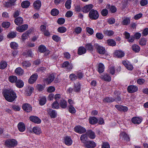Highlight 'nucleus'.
<instances>
[{
  "label": "nucleus",
  "instance_id": "nucleus-25",
  "mask_svg": "<svg viewBox=\"0 0 148 148\" xmlns=\"http://www.w3.org/2000/svg\"><path fill=\"white\" fill-rule=\"evenodd\" d=\"M64 142L65 144L68 146L71 145L73 143L72 139L69 137H66L64 138Z\"/></svg>",
  "mask_w": 148,
  "mask_h": 148
},
{
  "label": "nucleus",
  "instance_id": "nucleus-28",
  "mask_svg": "<svg viewBox=\"0 0 148 148\" xmlns=\"http://www.w3.org/2000/svg\"><path fill=\"white\" fill-rule=\"evenodd\" d=\"M132 49L135 53L138 52L140 50V47L138 45L136 44L132 45Z\"/></svg>",
  "mask_w": 148,
  "mask_h": 148
},
{
  "label": "nucleus",
  "instance_id": "nucleus-61",
  "mask_svg": "<svg viewBox=\"0 0 148 148\" xmlns=\"http://www.w3.org/2000/svg\"><path fill=\"white\" fill-rule=\"evenodd\" d=\"M53 39L56 42H58L60 40L61 38L60 37L56 35H53L52 37Z\"/></svg>",
  "mask_w": 148,
  "mask_h": 148
},
{
  "label": "nucleus",
  "instance_id": "nucleus-12",
  "mask_svg": "<svg viewBox=\"0 0 148 148\" xmlns=\"http://www.w3.org/2000/svg\"><path fill=\"white\" fill-rule=\"evenodd\" d=\"M93 5L92 4L86 5L83 8V12L85 13L88 12L92 8Z\"/></svg>",
  "mask_w": 148,
  "mask_h": 148
},
{
  "label": "nucleus",
  "instance_id": "nucleus-57",
  "mask_svg": "<svg viewBox=\"0 0 148 148\" xmlns=\"http://www.w3.org/2000/svg\"><path fill=\"white\" fill-rule=\"evenodd\" d=\"M69 78L71 80L74 81L76 80L77 78V77L75 74L72 73L70 75Z\"/></svg>",
  "mask_w": 148,
  "mask_h": 148
},
{
  "label": "nucleus",
  "instance_id": "nucleus-48",
  "mask_svg": "<svg viewBox=\"0 0 148 148\" xmlns=\"http://www.w3.org/2000/svg\"><path fill=\"white\" fill-rule=\"evenodd\" d=\"M46 48L45 46L42 45H40L38 47V50L41 53H43L46 51Z\"/></svg>",
  "mask_w": 148,
  "mask_h": 148
},
{
  "label": "nucleus",
  "instance_id": "nucleus-62",
  "mask_svg": "<svg viewBox=\"0 0 148 148\" xmlns=\"http://www.w3.org/2000/svg\"><path fill=\"white\" fill-rule=\"evenodd\" d=\"M110 148V145L108 142H103L101 145V148Z\"/></svg>",
  "mask_w": 148,
  "mask_h": 148
},
{
  "label": "nucleus",
  "instance_id": "nucleus-23",
  "mask_svg": "<svg viewBox=\"0 0 148 148\" xmlns=\"http://www.w3.org/2000/svg\"><path fill=\"white\" fill-rule=\"evenodd\" d=\"M88 139V136L87 134H83L81 135L80 137V140H81L82 143H83L84 144L86 143Z\"/></svg>",
  "mask_w": 148,
  "mask_h": 148
},
{
  "label": "nucleus",
  "instance_id": "nucleus-44",
  "mask_svg": "<svg viewBox=\"0 0 148 148\" xmlns=\"http://www.w3.org/2000/svg\"><path fill=\"white\" fill-rule=\"evenodd\" d=\"M104 66L102 63H100L98 66V71L100 73H102L104 71Z\"/></svg>",
  "mask_w": 148,
  "mask_h": 148
},
{
  "label": "nucleus",
  "instance_id": "nucleus-22",
  "mask_svg": "<svg viewBox=\"0 0 148 148\" xmlns=\"http://www.w3.org/2000/svg\"><path fill=\"white\" fill-rule=\"evenodd\" d=\"M48 113L51 118H54L57 116V113L55 110L49 109L48 111Z\"/></svg>",
  "mask_w": 148,
  "mask_h": 148
},
{
  "label": "nucleus",
  "instance_id": "nucleus-5",
  "mask_svg": "<svg viewBox=\"0 0 148 148\" xmlns=\"http://www.w3.org/2000/svg\"><path fill=\"white\" fill-rule=\"evenodd\" d=\"M55 78L54 75L53 74H51L49 75L48 77L45 79L44 81L47 84H50L53 81Z\"/></svg>",
  "mask_w": 148,
  "mask_h": 148
},
{
  "label": "nucleus",
  "instance_id": "nucleus-9",
  "mask_svg": "<svg viewBox=\"0 0 148 148\" xmlns=\"http://www.w3.org/2000/svg\"><path fill=\"white\" fill-rule=\"evenodd\" d=\"M28 27V26L27 24L23 25L17 27L16 30L19 32H22L27 30Z\"/></svg>",
  "mask_w": 148,
  "mask_h": 148
},
{
  "label": "nucleus",
  "instance_id": "nucleus-58",
  "mask_svg": "<svg viewBox=\"0 0 148 148\" xmlns=\"http://www.w3.org/2000/svg\"><path fill=\"white\" fill-rule=\"evenodd\" d=\"M66 30V28L64 27H59L58 29V31L61 33H64L65 32Z\"/></svg>",
  "mask_w": 148,
  "mask_h": 148
},
{
  "label": "nucleus",
  "instance_id": "nucleus-46",
  "mask_svg": "<svg viewBox=\"0 0 148 148\" xmlns=\"http://www.w3.org/2000/svg\"><path fill=\"white\" fill-rule=\"evenodd\" d=\"M51 107L52 108L58 109L59 108V105L58 102L56 101L52 104Z\"/></svg>",
  "mask_w": 148,
  "mask_h": 148
},
{
  "label": "nucleus",
  "instance_id": "nucleus-20",
  "mask_svg": "<svg viewBox=\"0 0 148 148\" xmlns=\"http://www.w3.org/2000/svg\"><path fill=\"white\" fill-rule=\"evenodd\" d=\"M33 5L35 9H39L41 5V2L40 0H37L34 3Z\"/></svg>",
  "mask_w": 148,
  "mask_h": 148
},
{
  "label": "nucleus",
  "instance_id": "nucleus-42",
  "mask_svg": "<svg viewBox=\"0 0 148 148\" xmlns=\"http://www.w3.org/2000/svg\"><path fill=\"white\" fill-rule=\"evenodd\" d=\"M59 13V11L57 9H53L51 11V14L53 16H56Z\"/></svg>",
  "mask_w": 148,
  "mask_h": 148
},
{
  "label": "nucleus",
  "instance_id": "nucleus-30",
  "mask_svg": "<svg viewBox=\"0 0 148 148\" xmlns=\"http://www.w3.org/2000/svg\"><path fill=\"white\" fill-rule=\"evenodd\" d=\"M23 20L22 18L19 17L16 18L14 20L15 24L18 25H20L23 23Z\"/></svg>",
  "mask_w": 148,
  "mask_h": 148
},
{
  "label": "nucleus",
  "instance_id": "nucleus-53",
  "mask_svg": "<svg viewBox=\"0 0 148 148\" xmlns=\"http://www.w3.org/2000/svg\"><path fill=\"white\" fill-rule=\"evenodd\" d=\"M22 65L23 67L26 68L30 66L31 64L29 61H25L22 62Z\"/></svg>",
  "mask_w": 148,
  "mask_h": 148
},
{
  "label": "nucleus",
  "instance_id": "nucleus-41",
  "mask_svg": "<svg viewBox=\"0 0 148 148\" xmlns=\"http://www.w3.org/2000/svg\"><path fill=\"white\" fill-rule=\"evenodd\" d=\"M87 135L91 139H93L95 137V135L94 132L91 130H89L87 132Z\"/></svg>",
  "mask_w": 148,
  "mask_h": 148
},
{
  "label": "nucleus",
  "instance_id": "nucleus-43",
  "mask_svg": "<svg viewBox=\"0 0 148 148\" xmlns=\"http://www.w3.org/2000/svg\"><path fill=\"white\" fill-rule=\"evenodd\" d=\"M107 43L110 46H115L116 42L114 40L112 39H108L107 41Z\"/></svg>",
  "mask_w": 148,
  "mask_h": 148
},
{
  "label": "nucleus",
  "instance_id": "nucleus-54",
  "mask_svg": "<svg viewBox=\"0 0 148 148\" xmlns=\"http://www.w3.org/2000/svg\"><path fill=\"white\" fill-rule=\"evenodd\" d=\"M34 88L33 87H28L27 89V95L28 96H30L33 91Z\"/></svg>",
  "mask_w": 148,
  "mask_h": 148
},
{
  "label": "nucleus",
  "instance_id": "nucleus-33",
  "mask_svg": "<svg viewBox=\"0 0 148 148\" xmlns=\"http://www.w3.org/2000/svg\"><path fill=\"white\" fill-rule=\"evenodd\" d=\"M15 73L17 75H22L23 73V71L21 68H17L15 71Z\"/></svg>",
  "mask_w": 148,
  "mask_h": 148
},
{
  "label": "nucleus",
  "instance_id": "nucleus-24",
  "mask_svg": "<svg viewBox=\"0 0 148 148\" xmlns=\"http://www.w3.org/2000/svg\"><path fill=\"white\" fill-rule=\"evenodd\" d=\"M100 78L106 81L110 82L111 80L110 76L107 74L102 75L100 76Z\"/></svg>",
  "mask_w": 148,
  "mask_h": 148
},
{
  "label": "nucleus",
  "instance_id": "nucleus-10",
  "mask_svg": "<svg viewBox=\"0 0 148 148\" xmlns=\"http://www.w3.org/2000/svg\"><path fill=\"white\" fill-rule=\"evenodd\" d=\"M22 108L26 112H30L32 110V106L28 103H24L22 106Z\"/></svg>",
  "mask_w": 148,
  "mask_h": 148
},
{
  "label": "nucleus",
  "instance_id": "nucleus-21",
  "mask_svg": "<svg viewBox=\"0 0 148 148\" xmlns=\"http://www.w3.org/2000/svg\"><path fill=\"white\" fill-rule=\"evenodd\" d=\"M132 121L134 124H138L141 122L142 119L139 117H135L132 118Z\"/></svg>",
  "mask_w": 148,
  "mask_h": 148
},
{
  "label": "nucleus",
  "instance_id": "nucleus-45",
  "mask_svg": "<svg viewBox=\"0 0 148 148\" xmlns=\"http://www.w3.org/2000/svg\"><path fill=\"white\" fill-rule=\"evenodd\" d=\"M80 84L78 82L75 84L74 90L75 92H77L80 90Z\"/></svg>",
  "mask_w": 148,
  "mask_h": 148
},
{
  "label": "nucleus",
  "instance_id": "nucleus-6",
  "mask_svg": "<svg viewBox=\"0 0 148 148\" xmlns=\"http://www.w3.org/2000/svg\"><path fill=\"white\" fill-rule=\"evenodd\" d=\"M127 90L129 92L132 93L136 92L138 90V88L136 86L131 85L128 86Z\"/></svg>",
  "mask_w": 148,
  "mask_h": 148
},
{
  "label": "nucleus",
  "instance_id": "nucleus-56",
  "mask_svg": "<svg viewBox=\"0 0 148 148\" xmlns=\"http://www.w3.org/2000/svg\"><path fill=\"white\" fill-rule=\"evenodd\" d=\"M11 47L13 49H16L18 47V45L15 42H12L10 44Z\"/></svg>",
  "mask_w": 148,
  "mask_h": 148
},
{
  "label": "nucleus",
  "instance_id": "nucleus-8",
  "mask_svg": "<svg viewBox=\"0 0 148 148\" xmlns=\"http://www.w3.org/2000/svg\"><path fill=\"white\" fill-rule=\"evenodd\" d=\"M84 145L86 148H94L96 146V144L94 141L89 140L87 141Z\"/></svg>",
  "mask_w": 148,
  "mask_h": 148
},
{
  "label": "nucleus",
  "instance_id": "nucleus-38",
  "mask_svg": "<svg viewBox=\"0 0 148 148\" xmlns=\"http://www.w3.org/2000/svg\"><path fill=\"white\" fill-rule=\"evenodd\" d=\"M16 85L18 88H21L23 86L24 83L22 80H18L16 82Z\"/></svg>",
  "mask_w": 148,
  "mask_h": 148
},
{
  "label": "nucleus",
  "instance_id": "nucleus-64",
  "mask_svg": "<svg viewBox=\"0 0 148 148\" xmlns=\"http://www.w3.org/2000/svg\"><path fill=\"white\" fill-rule=\"evenodd\" d=\"M101 13V15L103 16H106L107 15L108 13V11L106 9H104L102 10Z\"/></svg>",
  "mask_w": 148,
  "mask_h": 148
},
{
  "label": "nucleus",
  "instance_id": "nucleus-14",
  "mask_svg": "<svg viewBox=\"0 0 148 148\" xmlns=\"http://www.w3.org/2000/svg\"><path fill=\"white\" fill-rule=\"evenodd\" d=\"M37 77L38 75L37 74L35 73L32 75L29 79V82L31 84H33L36 81Z\"/></svg>",
  "mask_w": 148,
  "mask_h": 148
},
{
  "label": "nucleus",
  "instance_id": "nucleus-60",
  "mask_svg": "<svg viewBox=\"0 0 148 148\" xmlns=\"http://www.w3.org/2000/svg\"><path fill=\"white\" fill-rule=\"evenodd\" d=\"M87 32L90 35H92L93 34L94 31L92 29L88 27H87L86 28Z\"/></svg>",
  "mask_w": 148,
  "mask_h": 148
},
{
  "label": "nucleus",
  "instance_id": "nucleus-34",
  "mask_svg": "<svg viewBox=\"0 0 148 148\" xmlns=\"http://www.w3.org/2000/svg\"><path fill=\"white\" fill-rule=\"evenodd\" d=\"M115 99L112 97H107L103 100L104 102L107 103H110L114 101Z\"/></svg>",
  "mask_w": 148,
  "mask_h": 148
},
{
  "label": "nucleus",
  "instance_id": "nucleus-26",
  "mask_svg": "<svg viewBox=\"0 0 148 148\" xmlns=\"http://www.w3.org/2000/svg\"><path fill=\"white\" fill-rule=\"evenodd\" d=\"M32 131L34 134L37 135H39L42 133L40 128L36 126L33 127Z\"/></svg>",
  "mask_w": 148,
  "mask_h": 148
},
{
  "label": "nucleus",
  "instance_id": "nucleus-16",
  "mask_svg": "<svg viewBox=\"0 0 148 148\" xmlns=\"http://www.w3.org/2000/svg\"><path fill=\"white\" fill-rule=\"evenodd\" d=\"M62 67L63 68H66L67 69L71 70L73 68V66L68 61L64 62L62 65Z\"/></svg>",
  "mask_w": 148,
  "mask_h": 148
},
{
  "label": "nucleus",
  "instance_id": "nucleus-47",
  "mask_svg": "<svg viewBox=\"0 0 148 148\" xmlns=\"http://www.w3.org/2000/svg\"><path fill=\"white\" fill-rule=\"evenodd\" d=\"M16 32H9L7 35V37L8 38H13L16 36Z\"/></svg>",
  "mask_w": 148,
  "mask_h": 148
},
{
  "label": "nucleus",
  "instance_id": "nucleus-3",
  "mask_svg": "<svg viewBox=\"0 0 148 148\" xmlns=\"http://www.w3.org/2000/svg\"><path fill=\"white\" fill-rule=\"evenodd\" d=\"M89 16L92 20H96L99 17V14L98 12L94 10H92L89 12Z\"/></svg>",
  "mask_w": 148,
  "mask_h": 148
},
{
  "label": "nucleus",
  "instance_id": "nucleus-51",
  "mask_svg": "<svg viewBox=\"0 0 148 148\" xmlns=\"http://www.w3.org/2000/svg\"><path fill=\"white\" fill-rule=\"evenodd\" d=\"M85 48L88 50L92 51L93 50V47L91 43H88L85 45Z\"/></svg>",
  "mask_w": 148,
  "mask_h": 148
},
{
  "label": "nucleus",
  "instance_id": "nucleus-1",
  "mask_svg": "<svg viewBox=\"0 0 148 148\" xmlns=\"http://www.w3.org/2000/svg\"><path fill=\"white\" fill-rule=\"evenodd\" d=\"M3 94L5 99L10 102L13 101L17 98L16 93L12 90H5Z\"/></svg>",
  "mask_w": 148,
  "mask_h": 148
},
{
  "label": "nucleus",
  "instance_id": "nucleus-35",
  "mask_svg": "<svg viewBox=\"0 0 148 148\" xmlns=\"http://www.w3.org/2000/svg\"><path fill=\"white\" fill-rule=\"evenodd\" d=\"M9 81L11 83H16L17 80V77L15 76H11L9 77Z\"/></svg>",
  "mask_w": 148,
  "mask_h": 148
},
{
  "label": "nucleus",
  "instance_id": "nucleus-17",
  "mask_svg": "<svg viewBox=\"0 0 148 148\" xmlns=\"http://www.w3.org/2000/svg\"><path fill=\"white\" fill-rule=\"evenodd\" d=\"M130 18L128 17H124L122 19L121 24L124 25H127L130 24Z\"/></svg>",
  "mask_w": 148,
  "mask_h": 148
},
{
  "label": "nucleus",
  "instance_id": "nucleus-49",
  "mask_svg": "<svg viewBox=\"0 0 148 148\" xmlns=\"http://www.w3.org/2000/svg\"><path fill=\"white\" fill-rule=\"evenodd\" d=\"M69 111L72 114L75 113L76 112V110L73 105H69Z\"/></svg>",
  "mask_w": 148,
  "mask_h": 148
},
{
  "label": "nucleus",
  "instance_id": "nucleus-40",
  "mask_svg": "<svg viewBox=\"0 0 148 148\" xmlns=\"http://www.w3.org/2000/svg\"><path fill=\"white\" fill-rule=\"evenodd\" d=\"M103 33L107 36H111L113 35L114 33L112 30H104L103 31Z\"/></svg>",
  "mask_w": 148,
  "mask_h": 148
},
{
  "label": "nucleus",
  "instance_id": "nucleus-39",
  "mask_svg": "<svg viewBox=\"0 0 148 148\" xmlns=\"http://www.w3.org/2000/svg\"><path fill=\"white\" fill-rule=\"evenodd\" d=\"M7 66L6 62L2 61L0 62V69H3L6 68Z\"/></svg>",
  "mask_w": 148,
  "mask_h": 148
},
{
  "label": "nucleus",
  "instance_id": "nucleus-4",
  "mask_svg": "<svg viewBox=\"0 0 148 148\" xmlns=\"http://www.w3.org/2000/svg\"><path fill=\"white\" fill-rule=\"evenodd\" d=\"M94 46L97 49L98 52L100 54H104L106 52V50L104 48L99 45L98 44H95Z\"/></svg>",
  "mask_w": 148,
  "mask_h": 148
},
{
  "label": "nucleus",
  "instance_id": "nucleus-55",
  "mask_svg": "<svg viewBox=\"0 0 148 148\" xmlns=\"http://www.w3.org/2000/svg\"><path fill=\"white\" fill-rule=\"evenodd\" d=\"M147 40L145 38H142L139 41V44L141 45H144L146 44Z\"/></svg>",
  "mask_w": 148,
  "mask_h": 148
},
{
  "label": "nucleus",
  "instance_id": "nucleus-52",
  "mask_svg": "<svg viewBox=\"0 0 148 148\" xmlns=\"http://www.w3.org/2000/svg\"><path fill=\"white\" fill-rule=\"evenodd\" d=\"M71 0H67L65 3V6L66 8L69 9L71 7Z\"/></svg>",
  "mask_w": 148,
  "mask_h": 148
},
{
  "label": "nucleus",
  "instance_id": "nucleus-59",
  "mask_svg": "<svg viewBox=\"0 0 148 148\" xmlns=\"http://www.w3.org/2000/svg\"><path fill=\"white\" fill-rule=\"evenodd\" d=\"M23 55L25 56L26 57H32L33 56L32 52L31 51H28L26 52L23 53Z\"/></svg>",
  "mask_w": 148,
  "mask_h": 148
},
{
  "label": "nucleus",
  "instance_id": "nucleus-32",
  "mask_svg": "<svg viewBox=\"0 0 148 148\" xmlns=\"http://www.w3.org/2000/svg\"><path fill=\"white\" fill-rule=\"evenodd\" d=\"M30 3L28 1H23L21 4V6L23 8H27L30 5Z\"/></svg>",
  "mask_w": 148,
  "mask_h": 148
},
{
  "label": "nucleus",
  "instance_id": "nucleus-36",
  "mask_svg": "<svg viewBox=\"0 0 148 148\" xmlns=\"http://www.w3.org/2000/svg\"><path fill=\"white\" fill-rule=\"evenodd\" d=\"M46 99L45 97H41L40 98L39 100V103L41 105H44L46 103Z\"/></svg>",
  "mask_w": 148,
  "mask_h": 148
},
{
  "label": "nucleus",
  "instance_id": "nucleus-31",
  "mask_svg": "<svg viewBox=\"0 0 148 148\" xmlns=\"http://www.w3.org/2000/svg\"><path fill=\"white\" fill-rule=\"evenodd\" d=\"M31 33L30 31H27L23 33L21 36L22 39L24 41L27 38L30 34Z\"/></svg>",
  "mask_w": 148,
  "mask_h": 148
},
{
  "label": "nucleus",
  "instance_id": "nucleus-15",
  "mask_svg": "<svg viewBox=\"0 0 148 148\" xmlns=\"http://www.w3.org/2000/svg\"><path fill=\"white\" fill-rule=\"evenodd\" d=\"M29 119L30 121L32 122L38 124L41 123V121L38 117L36 116H31L29 117Z\"/></svg>",
  "mask_w": 148,
  "mask_h": 148
},
{
  "label": "nucleus",
  "instance_id": "nucleus-27",
  "mask_svg": "<svg viewBox=\"0 0 148 148\" xmlns=\"http://www.w3.org/2000/svg\"><path fill=\"white\" fill-rule=\"evenodd\" d=\"M86 51V49L83 47H79L78 50V54L81 55L85 53Z\"/></svg>",
  "mask_w": 148,
  "mask_h": 148
},
{
  "label": "nucleus",
  "instance_id": "nucleus-50",
  "mask_svg": "<svg viewBox=\"0 0 148 148\" xmlns=\"http://www.w3.org/2000/svg\"><path fill=\"white\" fill-rule=\"evenodd\" d=\"M10 23L8 22H4L2 23V26L5 29L8 28L10 25Z\"/></svg>",
  "mask_w": 148,
  "mask_h": 148
},
{
  "label": "nucleus",
  "instance_id": "nucleus-2",
  "mask_svg": "<svg viewBox=\"0 0 148 148\" xmlns=\"http://www.w3.org/2000/svg\"><path fill=\"white\" fill-rule=\"evenodd\" d=\"M5 143L6 146L10 148L16 146L17 143L14 139H8L5 141Z\"/></svg>",
  "mask_w": 148,
  "mask_h": 148
},
{
  "label": "nucleus",
  "instance_id": "nucleus-13",
  "mask_svg": "<svg viewBox=\"0 0 148 148\" xmlns=\"http://www.w3.org/2000/svg\"><path fill=\"white\" fill-rule=\"evenodd\" d=\"M122 64L128 70H132L133 69L132 65L130 64L128 61H122Z\"/></svg>",
  "mask_w": 148,
  "mask_h": 148
},
{
  "label": "nucleus",
  "instance_id": "nucleus-19",
  "mask_svg": "<svg viewBox=\"0 0 148 148\" xmlns=\"http://www.w3.org/2000/svg\"><path fill=\"white\" fill-rule=\"evenodd\" d=\"M18 130L21 132H24L25 129V126L24 124L22 122L19 123L17 125Z\"/></svg>",
  "mask_w": 148,
  "mask_h": 148
},
{
  "label": "nucleus",
  "instance_id": "nucleus-37",
  "mask_svg": "<svg viewBox=\"0 0 148 148\" xmlns=\"http://www.w3.org/2000/svg\"><path fill=\"white\" fill-rule=\"evenodd\" d=\"M60 104L61 107L62 108H65L67 107V102L64 100H61Z\"/></svg>",
  "mask_w": 148,
  "mask_h": 148
},
{
  "label": "nucleus",
  "instance_id": "nucleus-29",
  "mask_svg": "<svg viewBox=\"0 0 148 148\" xmlns=\"http://www.w3.org/2000/svg\"><path fill=\"white\" fill-rule=\"evenodd\" d=\"M98 121V120L95 117H90L89 119V123L92 125L95 124Z\"/></svg>",
  "mask_w": 148,
  "mask_h": 148
},
{
  "label": "nucleus",
  "instance_id": "nucleus-63",
  "mask_svg": "<svg viewBox=\"0 0 148 148\" xmlns=\"http://www.w3.org/2000/svg\"><path fill=\"white\" fill-rule=\"evenodd\" d=\"M82 31V28L80 27H76L75 29L74 32L77 34L80 33Z\"/></svg>",
  "mask_w": 148,
  "mask_h": 148
},
{
  "label": "nucleus",
  "instance_id": "nucleus-18",
  "mask_svg": "<svg viewBox=\"0 0 148 148\" xmlns=\"http://www.w3.org/2000/svg\"><path fill=\"white\" fill-rule=\"evenodd\" d=\"M120 137L122 139L126 141H129L130 140V138L129 136L124 132L121 133Z\"/></svg>",
  "mask_w": 148,
  "mask_h": 148
},
{
  "label": "nucleus",
  "instance_id": "nucleus-7",
  "mask_svg": "<svg viewBox=\"0 0 148 148\" xmlns=\"http://www.w3.org/2000/svg\"><path fill=\"white\" fill-rule=\"evenodd\" d=\"M114 56L117 58H121L125 55V53L121 50H116L114 53Z\"/></svg>",
  "mask_w": 148,
  "mask_h": 148
},
{
  "label": "nucleus",
  "instance_id": "nucleus-11",
  "mask_svg": "<svg viewBox=\"0 0 148 148\" xmlns=\"http://www.w3.org/2000/svg\"><path fill=\"white\" fill-rule=\"evenodd\" d=\"M75 131L79 134L84 133L86 131V129L84 127L80 126H76L74 128Z\"/></svg>",
  "mask_w": 148,
  "mask_h": 148
}]
</instances>
